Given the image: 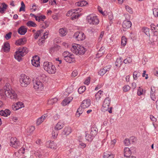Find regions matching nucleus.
Returning a JSON list of instances; mask_svg holds the SVG:
<instances>
[{"label":"nucleus","mask_w":158,"mask_h":158,"mask_svg":"<svg viewBox=\"0 0 158 158\" xmlns=\"http://www.w3.org/2000/svg\"><path fill=\"white\" fill-rule=\"evenodd\" d=\"M111 67L110 65H108L104 67L103 69H100L99 71V74L101 76H103L106 72L109 71Z\"/></svg>","instance_id":"13"},{"label":"nucleus","mask_w":158,"mask_h":158,"mask_svg":"<svg viewBox=\"0 0 158 158\" xmlns=\"http://www.w3.org/2000/svg\"><path fill=\"white\" fill-rule=\"evenodd\" d=\"M103 156L104 158H114V156L110 152L107 151L104 153Z\"/></svg>","instance_id":"26"},{"label":"nucleus","mask_w":158,"mask_h":158,"mask_svg":"<svg viewBox=\"0 0 158 158\" xmlns=\"http://www.w3.org/2000/svg\"><path fill=\"white\" fill-rule=\"evenodd\" d=\"M73 37L78 41H81L85 39V36L82 32L77 31L74 33Z\"/></svg>","instance_id":"10"},{"label":"nucleus","mask_w":158,"mask_h":158,"mask_svg":"<svg viewBox=\"0 0 158 158\" xmlns=\"http://www.w3.org/2000/svg\"><path fill=\"white\" fill-rule=\"evenodd\" d=\"M98 131V129L97 128L95 127H92L91 128L90 134L91 135L94 137L97 134Z\"/></svg>","instance_id":"31"},{"label":"nucleus","mask_w":158,"mask_h":158,"mask_svg":"<svg viewBox=\"0 0 158 158\" xmlns=\"http://www.w3.org/2000/svg\"><path fill=\"white\" fill-rule=\"evenodd\" d=\"M111 100L110 98L109 97L106 98L103 101L102 107V110L103 112L108 111L110 113H112V107H110V109H109V106L110 104Z\"/></svg>","instance_id":"7"},{"label":"nucleus","mask_w":158,"mask_h":158,"mask_svg":"<svg viewBox=\"0 0 158 158\" xmlns=\"http://www.w3.org/2000/svg\"><path fill=\"white\" fill-rule=\"evenodd\" d=\"M23 106V104L22 102H18L12 105V108L14 110H16Z\"/></svg>","instance_id":"14"},{"label":"nucleus","mask_w":158,"mask_h":158,"mask_svg":"<svg viewBox=\"0 0 158 158\" xmlns=\"http://www.w3.org/2000/svg\"><path fill=\"white\" fill-rule=\"evenodd\" d=\"M26 41L25 38H21L16 41L15 44L18 45H23L25 44Z\"/></svg>","instance_id":"23"},{"label":"nucleus","mask_w":158,"mask_h":158,"mask_svg":"<svg viewBox=\"0 0 158 158\" xmlns=\"http://www.w3.org/2000/svg\"><path fill=\"white\" fill-rule=\"evenodd\" d=\"M10 49V46L9 44L8 43H4L3 46L2 48V50L4 52H8Z\"/></svg>","instance_id":"28"},{"label":"nucleus","mask_w":158,"mask_h":158,"mask_svg":"<svg viewBox=\"0 0 158 158\" xmlns=\"http://www.w3.org/2000/svg\"><path fill=\"white\" fill-rule=\"evenodd\" d=\"M90 78L89 77H88L85 81L84 83L85 84L88 85L90 82Z\"/></svg>","instance_id":"62"},{"label":"nucleus","mask_w":158,"mask_h":158,"mask_svg":"<svg viewBox=\"0 0 158 158\" xmlns=\"http://www.w3.org/2000/svg\"><path fill=\"white\" fill-rule=\"evenodd\" d=\"M49 25V24L48 22L47 21H45L44 23V24L42 26V27L45 29Z\"/></svg>","instance_id":"51"},{"label":"nucleus","mask_w":158,"mask_h":158,"mask_svg":"<svg viewBox=\"0 0 158 158\" xmlns=\"http://www.w3.org/2000/svg\"><path fill=\"white\" fill-rule=\"evenodd\" d=\"M143 32L148 36H150L149 33V29L146 27H144L143 28Z\"/></svg>","instance_id":"42"},{"label":"nucleus","mask_w":158,"mask_h":158,"mask_svg":"<svg viewBox=\"0 0 158 158\" xmlns=\"http://www.w3.org/2000/svg\"><path fill=\"white\" fill-rule=\"evenodd\" d=\"M80 16V15H79V14H77L75 15H73L72 17V19L73 20H74L75 19L78 18Z\"/></svg>","instance_id":"63"},{"label":"nucleus","mask_w":158,"mask_h":158,"mask_svg":"<svg viewBox=\"0 0 158 158\" xmlns=\"http://www.w3.org/2000/svg\"><path fill=\"white\" fill-rule=\"evenodd\" d=\"M143 90L140 87L138 88L137 90V94L139 96H140L143 94Z\"/></svg>","instance_id":"45"},{"label":"nucleus","mask_w":158,"mask_h":158,"mask_svg":"<svg viewBox=\"0 0 158 158\" xmlns=\"http://www.w3.org/2000/svg\"><path fill=\"white\" fill-rule=\"evenodd\" d=\"M140 76V73L139 72L135 71L133 73V79L135 80H136Z\"/></svg>","instance_id":"34"},{"label":"nucleus","mask_w":158,"mask_h":158,"mask_svg":"<svg viewBox=\"0 0 158 158\" xmlns=\"http://www.w3.org/2000/svg\"><path fill=\"white\" fill-rule=\"evenodd\" d=\"M131 152L130 149L128 148H125L124 149V155L125 157L127 158L130 156Z\"/></svg>","instance_id":"22"},{"label":"nucleus","mask_w":158,"mask_h":158,"mask_svg":"<svg viewBox=\"0 0 158 158\" xmlns=\"http://www.w3.org/2000/svg\"><path fill=\"white\" fill-rule=\"evenodd\" d=\"M73 99V98L72 97H68L64 99L61 103L63 106H65L69 104Z\"/></svg>","instance_id":"19"},{"label":"nucleus","mask_w":158,"mask_h":158,"mask_svg":"<svg viewBox=\"0 0 158 158\" xmlns=\"http://www.w3.org/2000/svg\"><path fill=\"white\" fill-rule=\"evenodd\" d=\"M78 73L76 70L73 71L72 74V76L73 77H75L77 75Z\"/></svg>","instance_id":"60"},{"label":"nucleus","mask_w":158,"mask_h":158,"mask_svg":"<svg viewBox=\"0 0 158 158\" xmlns=\"http://www.w3.org/2000/svg\"><path fill=\"white\" fill-rule=\"evenodd\" d=\"M99 7L100 8V7L98 6V9L99 12L101 13L103 16H106L107 15V13L106 12L104 11H103L102 10H99Z\"/></svg>","instance_id":"54"},{"label":"nucleus","mask_w":158,"mask_h":158,"mask_svg":"<svg viewBox=\"0 0 158 158\" xmlns=\"http://www.w3.org/2000/svg\"><path fill=\"white\" fill-rule=\"evenodd\" d=\"M32 65L35 67H38L40 66V58L37 56H35L33 57V59L31 60Z\"/></svg>","instance_id":"11"},{"label":"nucleus","mask_w":158,"mask_h":158,"mask_svg":"<svg viewBox=\"0 0 158 158\" xmlns=\"http://www.w3.org/2000/svg\"><path fill=\"white\" fill-rule=\"evenodd\" d=\"M10 145L15 148H18L20 145V142L17 141V139L15 138H12L10 139Z\"/></svg>","instance_id":"12"},{"label":"nucleus","mask_w":158,"mask_h":158,"mask_svg":"<svg viewBox=\"0 0 158 158\" xmlns=\"http://www.w3.org/2000/svg\"><path fill=\"white\" fill-rule=\"evenodd\" d=\"M19 81L22 87H26L30 83L31 79L28 76L22 74L20 76Z\"/></svg>","instance_id":"6"},{"label":"nucleus","mask_w":158,"mask_h":158,"mask_svg":"<svg viewBox=\"0 0 158 158\" xmlns=\"http://www.w3.org/2000/svg\"><path fill=\"white\" fill-rule=\"evenodd\" d=\"M81 9H82L81 8H78L71 10H70L68 11L67 14H69V15H72L73 13H76L77 14L81 12Z\"/></svg>","instance_id":"29"},{"label":"nucleus","mask_w":158,"mask_h":158,"mask_svg":"<svg viewBox=\"0 0 158 158\" xmlns=\"http://www.w3.org/2000/svg\"><path fill=\"white\" fill-rule=\"evenodd\" d=\"M124 143L126 146H128L130 143L129 139H125L124 141Z\"/></svg>","instance_id":"52"},{"label":"nucleus","mask_w":158,"mask_h":158,"mask_svg":"<svg viewBox=\"0 0 158 158\" xmlns=\"http://www.w3.org/2000/svg\"><path fill=\"white\" fill-rule=\"evenodd\" d=\"M0 94L2 97L5 98V95L11 99H15L17 98V94L12 90L9 84H6L4 89L0 90Z\"/></svg>","instance_id":"1"},{"label":"nucleus","mask_w":158,"mask_h":158,"mask_svg":"<svg viewBox=\"0 0 158 158\" xmlns=\"http://www.w3.org/2000/svg\"><path fill=\"white\" fill-rule=\"evenodd\" d=\"M35 155L36 156L38 157L39 158H41L42 157V154L40 152H36L35 153Z\"/></svg>","instance_id":"57"},{"label":"nucleus","mask_w":158,"mask_h":158,"mask_svg":"<svg viewBox=\"0 0 158 158\" xmlns=\"http://www.w3.org/2000/svg\"><path fill=\"white\" fill-rule=\"evenodd\" d=\"M86 89L85 87V86H82L80 87L78 89V91L79 93L80 94H82L84 92Z\"/></svg>","instance_id":"43"},{"label":"nucleus","mask_w":158,"mask_h":158,"mask_svg":"<svg viewBox=\"0 0 158 158\" xmlns=\"http://www.w3.org/2000/svg\"><path fill=\"white\" fill-rule=\"evenodd\" d=\"M57 101V98H55L49 100L48 101V103L49 104L52 105L54 103L56 102Z\"/></svg>","instance_id":"36"},{"label":"nucleus","mask_w":158,"mask_h":158,"mask_svg":"<svg viewBox=\"0 0 158 158\" xmlns=\"http://www.w3.org/2000/svg\"><path fill=\"white\" fill-rule=\"evenodd\" d=\"M46 39H44V37L43 35L41 37V38L39 40L38 43L39 44H40V43H43L45 41L44 40Z\"/></svg>","instance_id":"61"},{"label":"nucleus","mask_w":158,"mask_h":158,"mask_svg":"<svg viewBox=\"0 0 158 158\" xmlns=\"http://www.w3.org/2000/svg\"><path fill=\"white\" fill-rule=\"evenodd\" d=\"M151 27L152 30L154 32H156L158 30V24L156 25L153 23H152L151 25Z\"/></svg>","instance_id":"32"},{"label":"nucleus","mask_w":158,"mask_h":158,"mask_svg":"<svg viewBox=\"0 0 158 158\" xmlns=\"http://www.w3.org/2000/svg\"><path fill=\"white\" fill-rule=\"evenodd\" d=\"M126 44V39L125 36L122 37L121 44L123 46H124Z\"/></svg>","instance_id":"47"},{"label":"nucleus","mask_w":158,"mask_h":158,"mask_svg":"<svg viewBox=\"0 0 158 158\" xmlns=\"http://www.w3.org/2000/svg\"><path fill=\"white\" fill-rule=\"evenodd\" d=\"M70 53L68 52H64L63 53V56L64 57V60H65V58L67 57Z\"/></svg>","instance_id":"55"},{"label":"nucleus","mask_w":158,"mask_h":158,"mask_svg":"<svg viewBox=\"0 0 158 158\" xmlns=\"http://www.w3.org/2000/svg\"><path fill=\"white\" fill-rule=\"evenodd\" d=\"M27 32V29L24 26H21L18 30V33L21 35H24Z\"/></svg>","instance_id":"17"},{"label":"nucleus","mask_w":158,"mask_h":158,"mask_svg":"<svg viewBox=\"0 0 158 158\" xmlns=\"http://www.w3.org/2000/svg\"><path fill=\"white\" fill-rule=\"evenodd\" d=\"M88 4V3L85 1H80L75 3V5L78 6H83Z\"/></svg>","instance_id":"27"},{"label":"nucleus","mask_w":158,"mask_h":158,"mask_svg":"<svg viewBox=\"0 0 158 158\" xmlns=\"http://www.w3.org/2000/svg\"><path fill=\"white\" fill-rule=\"evenodd\" d=\"M39 22L41 21H44L45 19H46V17L44 15H41L39 16Z\"/></svg>","instance_id":"59"},{"label":"nucleus","mask_w":158,"mask_h":158,"mask_svg":"<svg viewBox=\"0 0 158 158\" xmlns=\"http://www.w3.org/2000/svg\"><path fill=\"white\" fill-rule=\"evenodd\" d=\"M43 68L49 73L53 74L56 72L55 66L51 62L48 61L44 62L43 64Z\"/></svg>","instance_id":"5"},{"label":"nucleus","mask_w":158,"mask_h":158,"mask_svg":"<svg viewBox=\"0 0 158 158\" xmlns=\"http://www.w3.org/2000/svg\"><path fill=\"white\" fill-rule=\"evenodd\" d=\"M156 91V88L154 86H152L151 88V91L150 94H155Z\"/></svg>","instance_id":"53"},{"label":"nucleus","mask_w":158,"mask_h":158,"mask_svg":"<svg viewBox=\"0 0 158 158\" xmlns=\"http://www.w3.org/2000/svg\"><path fill=\"white\" fill-rule=\"evenodd\" d=\"M43 30L41 29L39 31H38L37 32L35 33V36L34 37L35 39H36L40 35L41 33L43 32Z\"/></svg>","instance_id":"41"},{"label":"nucleus","mask_w":158,"mask_h":158,"mask_svg":"<svg viewBox=\"0 0 158 158\" xmlns=\"http://www.w3.org/2000/svg\"><path fill=\"white\" fill-rule=\"evenodd\" d=\"M28 52V50L26 47L21 48L16 52L14 55L15 58L19 61H20L22 60V57L25 55Z\"/></svg>","instance_id":"3"},{"label":"nucleus","mask_w":158,"mask_h":158,"mask_svg":"<svg viewBox=\"0 0 158 158\" xmlns=\"http://www.w3.org/2000/svg\"><path fill=\"white\" fill-rule=\"evenodd\" d=\"M11 32H9V33L7 34L5 36V38L7 40L10 39L11 38Z\"/></svg>","instance_id":"56"},{"label":"nucleus","mask_w":158,"mask_h":158,"mask_svg":"<svg viewBox=\"0 0 158 158\" xmlns=\"http://www.w3.org/2000/svg\"><path fill=\"white\" fill-rule=\"evenodd\" d=\"M125 8L126 10L128 11L129 13H132V10L131 8L129 6H125Z\"/></svg>","instance_id":"58"},{"label":"nucleus","mask_w":158,"mask_h":158,"mask_svg":"<svg viewBox=\"0 0 158 158\" xmlns=\"http://www.w3.org/2000/svg\"><path fill=\"white\" fill-rule=\"evenodd\" d=\"M71 50L76 55H83L86 51V50L83 47L78 44L73 45Z\"/></svg>","instance_id":"4"},{"label":"nucleus","mask_w":158,"mask_h":158,"mask_svg":"<svg viewBox=\"0 0 158 158\" xmlns=\"http://www.w3.org/2000/svg\"><path fill=\"white\" fill-rule=\"evenodd\" d=\"M58 130H54L52 131V135L54 138L56 137L58 134Z\"/></svg>","instance_id":"50"},{"label":"nucleus","mask_w":158,"mask_h":158,"mask_svg":"<svg viewBox=\"0 0 158 158\" xmlns=\"http://www.w3.org/2000/svg\"><path fill=\"white\" fill-rule=\"evenodd\" d=\"M157 36L156 35H153L150 39V41L152 43L156 42L157 40Z\"/></svg>","instance_id":"40"},{"label":"nucleus","mask_w":158,"mask_h":158,"mask_svg":"<svg viewBox=\"0 0 158 158\" xmlns=\"http://www.w3.org/2000/svg\"><path fill=\"white\" fill-rule=\"evenodd\" d=\"M105 52L104 48L103 47H101L99 49L98 53L96 55V57L99 58Z\"/></svg>","instance_id":"30"},{"label":"nucleus","mask_w":158,"mask_h":158,"mask_svg":"<svg viewBox=\"0 0 158 158\" xmlns=\"http://www.w3.org/2000/svg\"><path fill=\"white\" fill-rule=\"evenodd\" d=\"M2 6H0V13L2 14L4 13L7 6V5L4 3L2 4Z\"/></svg>","instance_id":"33"},{"label":"nucleus","mask_w":158,"mask_h":158,"mask_svg":"<svg viewBox=\"0 0 158 158\" xmlns=\"http://www.w3.org/2000/svg\"><path fill=\"white\" fill-rule=\"evenodd\" d=\"M103 92L102 91L99 90L97 93L95 94V97L96 100H98L100 98H101V94Z\"/></svg>","instance_id":"38"},{"label":"nucleus","mask_w":158,"mask_h":158,"mask_svg":"<svg viewBox=\"0 0 158 158\" xmlns=\"http://www.w3.org/2000/svg\"><path fill=\"white\" fill-rule=\"evenodd\" d=\"M10 113V111L8 109H6L4 111L1 110L0 111V114L5 117H7L8 115H9Z\"/></svg>","instance_id":"21"},{"label":"nucleus","mask_w":158,"mask_h":158,"mask_svg":"<svg viewBox=\"0 0 158 158\" xmlns=\"http://www.w3.org/2000/svg\"><path fill=\"white\" fill-rule=\"evenodd\" d=\"M71 132V128L68 127H65L63 131L62 132V134L63 135H68L70 134Z\"/></svg>","instance_id":"25"},{"label":"nucleus","mask_w":158,"mask_h":158,"mask_svg":"<svg viewBox=\"0 0 158 158\" xmlns=\"http://www.w3.org/2000/svg\"><path fill=\"white\" fill-rule=\"evenodd\" d=\"M34 87L37 90H42L44 89L43 85L38 79L33 80Z\"/></svg>","instance_id":"9"},{"label":"nucleus","mask_w":158,"mask_h":158,"mask_svg":"<svg viewBox=\"0 0 158 158\" xmlns=\"http://www.w3.org/2000/svg\"><path fill=\"white\" fill-rule=\"evenodd\" d=\"M27 25L29 27H36L37 26L34 22L31 21H28L27 23Z\"/></svg>","instance_id":"35"},{"label":"nucleus","mask_w":158,"mask_h":158,"mask_svg":"<svg viewBox=\"0 0 158 158\" xmlns=\"http://www.w3.org/2000/svg\"><path fill=\"white\" fill-rule=\"evenodd\" d=\"M59 32L61 35V36H64L67 34V32L66 30L63 28H61L59 29Z\"/></svg>","instance_id":"37"},{"label":"nucleus","mask_w":158,"mask_h":158,"mask_svg":"<svg viewBox=\"0 0 158 158\" xmlns=\"http://www.w3.org/2000/svg\"><path fill=\"white\" fill-rule=\"evenodd\" d=\"M67 62L69 63H72L75 61L74 55L70 53L67 57L65 58L64 60Z\"/></svg>","instance_id":"15"},{"label":"nucleus","mask_w":158,"mask_h":158,"mask_svg":"<svg viewBox=\"0 0 158 158\" xmlns=\"http://www.w3.org/2000/svg\"><path fill=\"white\" fill-rule=\"evenodd\" d=\"M47 146L52 149H56V144L53 141H48L46 143Z\"/></svg>","instance_id":"18"},{"label":"nucleus","mask_w":158,"mask_h":158,"mask_svg":"<svg viewBox=\"0 0 158 158\" xmlns=\"http://www.w3.org/2000/svg\"><path fill=\"white\" fill-rule=\"evenodd\" d=\"M85 137L86 140L89 141H92L93 139V137L92 136V135H91L90 134L89 135L88 133H86V132H85Z\"/></svg>","instance_id":"39"},{"label":"nucleus","mask_w":158,"mask_h":158,"mask_svg":"<svg viewBox=\"0 0 158 158\" xmlns=\"http://www.w3.org/2000/svg\"><path fill=\"white\" fill-rule=\"evenodd\" d=\"M132 58L131 57H129L125 59L123 62L125 64L131 63L132 62Z\"/></svg>","instance_id":"44"},{"label":"nucleus","mask_w":158,"mask_h":158,"mask_svg":"<svg viewBox=\"0 0 158 158\" xmlns=\"http://www.w3.org/2000/svg\"><path fill=\"white\" fill-rule=\"evenodd\" d=\"M64 127V124L62 121H60L55 127V130H59L62 129Z\"/></svg>","instance_id":"20"},{"label":"nucleus","mask_w":158,"mask_h":158,"mask_svg":"<svg viewBox=\"0 0 158 158\" xmlns=\"http://www.w3.org/2000/svg\"><path fill=\"white\" fill-rule=\"evenodd\" d=\"M91 104V101L89 99H86L84 100L82 102L80 106L77 109V115L79 116L81 114L84 109L88 107Z\"/></svg>","instance_id":"2"},{"label":"nucleus","mask_w":158,"mask_h":158,"mask_svg":"<svg viewBox=\"0 0 158 158\" xmlns=\"http://www.w3.org/2000/svg\"><path fill=\"white\" fill-rule=\"evenodd\" d=\"M131 26V23L130 21L125 20L123 23V27L125 29H128L130 28Z\"/></svg>","instance_id":"16"},{"label":"nucleus","mask_w":158,"mask_h":158,"mask_svg":"<svg viewBox=\"0 0 158 158\" xmlns=\"http://www.w3.org/2000/svg\"><path fill=\"white\" fill-rule=\"evenodd\" d=\"M21 6L20 7L19 11H24L25 10V5L23 2H21Z\"/></svg>","instance_id":"48"},{"label":"nucleus","mask_w":158,"mask_h":158,"mask_svg":"<svg viewBox=\"0 0 158 158\" xmlns=\"http://www.w3.org/2000/svg\"><path fill=\"white\" fill-rule=\"evenodd\" d=\"M87 20L90 24L93 25H96L99 23V20L97 16L93 15H90L87 16Z\"/></svg>","instance_id":"8"},{"label":"nucleus","mask_w":158,"mask_h":158,"mask_svg":"<svg viewBox=\"0 0 158 158\" xmlns=\"http://www.w3.org/2000/svg\"><path fill=\"white\" fill-rule=\"evenodd\" d=\"M153 14L155 17H158V8H155L153 9Z\"/></svg>","instance_id":"46"},{"label":"nucleus","mask_w":158,"mask_h":158,"mask_svg":"<svg viewBox=\"0 0 158 158\" xmlns=\"http://www.w3.org/2000/svg\"><path fill=\"white\" fill-rule=\"evenodd\" d=\"M154 73L155 75L158 77V68H156L155 69Z\"/></svg>","instance_id":"64"},{"label":"nucleus","mask_w":158,"mask_h":158,"mask_svg":"<svg viewBox=\"0 0 158 158\" xmlns=\"http://www.w3.org/2000/svg\"><path fill=\"white\" fill-rule=\"evenodd\" d=\"M47 117L46 114H44L41 117L39 118L36 122V124L37 125H39L45 119L46 117Z\"/></svg>","instance_id":"24"},{"label":"nucleus","mask_w":158,"mask_h":158,"mask_svg":"<svg viewBox=\"0 0 158 158\" xmlns=\"http://www.w3.org/2000/svg\"><path fill=\"white\" fill-rule=\"evenodd\" d=\"M130 89V87L128 85H125L123 88V91L124 92L128 91Z\"/></svg>","instance_id":"49"}]
</instances>
